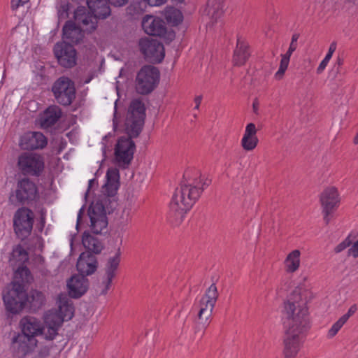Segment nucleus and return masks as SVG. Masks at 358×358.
<instances>
[{
    "label": "nucleus",
    "instance_id": "1",
    "mask_svg": "<svg viewBox=\"0 0 358 358\" xmlns=\"http://www.w3.org/2000/svg\"><path fill=\"white\" fill-rule=\"evenodd\" d=\"M306 303L297 288L284 303V313L287 319V329L283 341L284 358H296L305 334L310 327Z\"/></svg>",
    "mask_w": 358,
    "mask_h": 358
},
{
    "label": "nucleus",
    "instance_id": "2",
    "mask_svg": "<svg viewBox=\"0 0 358 358\" xmlns=\"http://www.w3.org/2000/svg\"><path fill=\"white\" fill-rule=\"evenodd\" d=\"M210 180L201 178L198 171H185L183 180L177 188L169 204L168 218L174 225H179L184 220L185 215L196 203L204 189L209 186Z\"/></svg>",
    "mask_w": 358,
    "mask_h": 358
},
{
    "label": "nucleus",
    "instance_id": "3",
    "mask_svg": "<svg viewBox=\"0 0 358 358\" xmlns=\"http://www.w3.org/2000/svg\"><path fill=\"white\" fill-rule=\"evenodd\" d=\"M3 303L8 312L17 314L25 307L31 312L38 311L45 304L44 294L37 289H31L26 293L24 285L15 281L12 287L3 296Z\"/></svg>",
    "mask_w": 358,
    "mask_h": 358
},
{
    "label": "nucleus",
    "instance_id": "4",
    "mask_svg": "<svg viewBox=\"0 0 358 358\" xmlns=\"http://www.w3.org/2000/svg\"><path fill=\"white\" fill-rule=\"evenodd\" d=\"M117 206L115 196L103 194L92 202L87 210L90 218V228L94 234H103L108 231L107 214L113 213Z\"/></svg>",
    "mask_w": 358,
    "mask_h": 358
},
{
    "label": "nucleus",
    "instance_id": "5",
    "mask_svg": "<svg viewBox=\"0 0 358 358\" xmlns=\"http://www.w3.org/2000/svg\"><path fill=\"white\" fill-rule=\"evenodd\" d=\"M82 243L85 248L77 261L76 268L79 274L85 276L93 274L98 268L96 255L101 252L104 248L103 243L89 231H85L82 236Z\"/></svg>",
    "mask_w": 358,
    "mask_h": 358
},
{
    "label": "nucleus",
    "instance_id": "6",
    "mask_svg": "<svg viewBox=\"0 0 358 358\" xmlns=\"http://www.w3.org/2000/svg\"><path fill=\"white\" fill-rule=\"evenodd\" d=\"M39 198L37 185L29 177L17 180L16 187L9 196V201L15 206L31 205Z\"/></svg>",
    "mask_w": 358,
    "mask_h": 358
},
{
    "label": "nucleus",
    "instance_id": "7",
    "mask_svg": "<svg viewBox=\"0 0 358 358\" xmlns=\"http://www.w3.org/2000/svg\"><path fill=\"white\" fill-rule=\"evenodd\" d=\"M145 119V106L140 99H134L131 102L125 120V132L127 138H137L141 133Z\"/></svg>",
    "mask_w": 358,
    "mask_h": 358
},
{
    "label": "nucleus",
    "instance_id": "8",
    "mask_svg": "<svg viewBox=\"0 0 358 358\" xmlns=\"http://www.w3.org/2000/svg\"><path fill=\"white\" fill-rule=\"evenodd\" d=\"M160 78L158 68L151 66H143L137 73L135 85L136 92L147 95L150 94L157 86Z\"/></svg>",
    "mask_w": 358,
    "mask_h": 358
},
{
    "label": "nucleus",
    "instance_id": "9",
    "mask_svg": "<svg viewBox=\"0 0 358 358\" xmlns=\"http://www.w3.org/2000/svg\"><path fill=\"white\" fill-rule=\"evenodd\" d=\"M17 167L24 177H40L45 169L43 157L33 152H22L17 157Z\"/></svg>",
    "mask_w": 358,
    "mask_h": 358
},
{
    "label": "nucleus",
    "instance_id": "10",
    "mask_svg": "<svg viewBox=\"0 0 358 358\" xmlns=\"http://www.w3.org/2000/svg\"><path fill=\"white\" fill-rule=\"evenodd\" d=\"M34 220V212L25 207L18 208L13 217V229L16 236L21 241L27 238L31 234Z\"/></svg>",
    "mask_w": 358,
    "mask_h": 358
},
{
    "label": "nucleus",
    "instance_id": "11",
    "mask_svg": "<svg viewBox=\"0 0 358 358\" xmlns=\"http://www.w3.org/2000/svg\"><path fill=\"white\" fill-rule=\"evenodd\" d=\"M142 27L147 34L162 38L166 43H171L176 38L175 31L168 29L164 21L158 17L146 15L143 18Z\"/></svg>",
    "mask_w": 358,
    "mask_h": 358
},
{
    "label": "nucleus",
    "instance_id": "12",
    "mask_svg": "<svg viewBox=\"0 0 358 358\" xmlns=\"http://www.w3.org/2000/svg\"><path fill=\"white\" fill-rule=\"evenodd\" d=\"M52 92L56 101L64 106H70L76 99L75 83L68 77L59 78L52 85Z\"/></svg>",
    "mask_w": 358,
    "mask_h": 358
},
{
    "label": "nucleus",
    "instance_id": "13",
    "mask_svg": "<svg viewBox=\"0 0 358 358\" xmlns=\"http://www.w3.org/2000/svg\"><path fill=\"white\" fill-rule=\"evenodd\" d=\"M135 151L136 145L133 140L126 136L120 137L114 149L116 164L123 169L127 168L133 160Z\"/></svg>",
    "mask_w": 358,
    "mask_h": 358
},
{
    "label": "nucleus",
    "instance_id": "14",
    "mask_svg": "<svg viewBox=\"0 0 358 358\" xmlns=\"http://www.w3.org/2000/svg\"><path fill=\"white\" fill-rule=\"evenodd\" d=\"M138 45L147 62L152 64H159L163 61L165 50L162 43L155 39L144 38L140 39Z\"/></svg>",
    "mask_w": 358,
    "mask_h": 358
},
{
    "label": "nucleus",
    "instance_id": "15",
    "mask_svg": "<svg viewBox=\"0 0 358 358\" xmlns=\"http://www.w3.org/2000/svg\"><path fill=\"white\" fill-rule=\"evenodd\" d=\"M53 52L61 66L71 69L77 64V51L72 44L65 41L57 42L54 45Z\"/></svg>",
    "mask_w": 358,
    "mask_h": 358
},
{
    "label": "nucleus",
    "instance_id": "16",
    "mask_svg": "<svg viewBox=\"0 0 358 358\" xmlns=\"http://www.w3.org/2000/svg\"><path fill=\"white\" fill-rule=\"evenodd\" d=\"M36 343V338H29L27 335L17 334L12 339L10 348L15 357L24 358L34 350Z\"/></svg>",
    "mask_w": 358,
    "mask_h": 358
},
{
    "label": "nucleus",
    "instance_id": "17",
    "mask_svg": "<svg viewBox=\"0 0 358 358\" xmlns=\"http://www.w3.org/2000/svg\"><path fill=\"white\" fill-rule=\"evenodd\" d=\"M121 250L118 248L115 255L109 257L105 266V275L106 278L103 280L102 283L104 285V288L101 292V294H106L110 289L113 279L115 277V272L121 260Z\"/></svg>",
    "mask_w": 358,
    "mask_h": 358
},
{
    "label": "nucleus",
    "instance_id": "18",
    "mask_svg": "<svg viewBox=\"0 0 358 358\" xmlns=\"http://www.w3.org/2000/svg\"><path fill=\"white\" fill-rule=\"evenodd\" d=\"M47 145V138L41 132H29L21 138L20 146L27 150L42 149Z\"/></svg>",
    "mask_w": 358,
    "mask_h": 358
},
{
    "label": "nucleus",
    "instance_id": "19",
    "mask_svg": "<svg viewBox=\"0 0 358 358\" xmlns=\"http://www.w3.org/2000/svg\"><path fill=\"white\" fill-rule=\"evenodd\" d=\"M88 287V279L80 274L73 275L67 282L69 295L75 299L82 296L87 291Z\"/></svg>",
    "mask_w": 358,
    "mask_h": 358
},
{
    "label": "nucleus",
    "instance_id": "20",
    "mask_svg": "<svg viewBox=\"0 0 358 358\" xmlns=\"http://www.w3.org/2000/svg\"><path fill=\"white\" fill-rule=\"evenodd\" d=\"M20 326L22 329L20 335H27L29 338H35L36 336L42 334L44 330L41 322L31 316L22 317L20 321Z\"/></svg>",
    "mask_w": 358,
    "mask_h": 358
},
{
    "label": "nucleus",
    "instance_id": "21",
    "mask_svg": "<svg viewBox=\"0 0 358 358\" xmlns=\"http://www.w3.org/2000/svg\"><path fill=\"white\" fill-rule=\"evenodd\" d=\"M63 38L66 43L77 45L84 38V31L80 27L72 21H67L62 29Z\"/></svg>",
    "mask_w": 358,
    "mask_h": 358
},
{
    "label": "nucleus",
    "instance_id": "22",
    "mask_svg": "<svg viewBox=\"0 0 358 358\" xmlns=\"http://www.w3.org/2000/svg\"><path fill=\"white\" fill-rule=\"evenodd\" d=\"M320 202L327 213L329 210L334 211L340 202L337 189L334 187L325 189L321 194Z\"/></svg>",
    "mask_w": 358,
    "mask_h": 358
},
{
    "label": "nucleus",
    "instance_id": "23",
    "mask_svg": "<svg viewBox=\"0 0 358 358\" xmlns=\"http://www.w3.org/2000/svg\"><path fill=\"white\" fill-rule=\"evenodd\" d=\"M120 187V172L117 168H110L106 172V182L103 186V194L115 196Z\"/></svg>",
    "mask_w": 358,
    "mask_h": 358
},
{
    "label": "nucleus",
    "instance_id": "24",
    "mask_svg": "<svg viewBox=\"0 0 358 358\" xmlns=\"http://www.w3.org/2000/svg\"><path fill=\"white\" fill-rule=\"evenodd\" d=\"M45 324L47 331H43L42 334L45 335V339L52 341L57 335V331L62 324V320L57 313H50L45 317Z\"/></svg>",
    "mask_w": 358,
    "mask_h": 358
},
{
    "label": "nucleus",
    "instance_id": "25",
    "mask_svg": "<svg viewBox=\"0 0 358 358\" xmlns=\"http://www.w3.org/2000/svg\"><path fill=\"white\" fill-rule=\"evenodd\" d=\"M87 3L93 15L98 19H106L111 13L109 3L103 0H87Z\"/></svg>",
    "mask_w": 358,
    "mask_h": 358
},
{
    "label": "nucleus",
    "instance_id": "26",
    "mask_svg": "<svg viewBox=\"0 0 358 358\" xmlns=\"http://www.w3.org/2000/svg\"><path fill=\"white\" fill-rule=\"evenodd\" d=\"M62 110L59 106L52 105L49 106L40 117V124L44 129L54 125L61 117Z\"/></svg>",
    "mask_w": 358,
    "mask_h": 358
},
{
    "label": "nucleus",
    "instance_id": "27",
    "mask_svg": "<svg viewBox=\"0 0 358 358\" xmlns=\"http://www.w3.org/2000/svg\"><path fill=\"white\" fill-rule=\"evenodd\" d=\"M250 56L248 44L241 37H238L236 49L234 52L233 62L236 66L243 65Z\"/></svg>",
    "mask_w": 358,
    "mask_h": 358
},
{
    "label": "nucleus",
    "instance_id": "28",
    "mask_svg": "<svg viewBox=\"0 0 358 358\" xmlns=\"http://www.w3.org/2000/svg\"><path fill=\"white\" fill-rule=\"evenodd\" d=\"M75 19L82 26L84 32L91 33L96 29L97 20L93 14H86L83 10H77L75 12Z\"/></svg>",
    "mask_w": 358,
    "mask_h": 358
},
{
    "label": "nucleus",
    "instance_id": "29",
    "mask_svg": "<svg viewBox=\"0 0 358 358\" xmlns=\"http://www.w3.org/2000/svg\"><path fill=\"white\" fill-rule=\"evenodd\" d=\"M59 315L57 314L62 322L64 320H71L74 314V307L72 301L66 294L59 295Z\"/></svg>",
    "mask_w": 358,
    "mask_h": 358
},
{
    "label": "nucleus",
    "instance_id": "30",
    "mask_svg": "<svg viewBox=\"0 0 358 358\" xmlns=\"http://www.w3.org/2000/svg\"><path fill=\"white\" fill-rule=\"evenodd\" d=\"M206 12L213 22L223 14V0H208Z\"/></svg>",
    "mask_w": 358,
    "mask_h": 358
},
{
    "label": "nucleus",
    "instance_id": "31",
    "mask_svg": "<svg viewBox=\"0 0 358 358\" xmlns=\"http://www.w3.org/2000/svg\"><path fill=\"white\" fill-rule=\"evenodd\" d=\"M164 16L167 23L172 27L180 24L184 18L182 13L179 9L171 6L165 8Z\"/></svg>",
    "mask_w": 358,
    "mask_h": 358
},
{
    "label": "nucleus",
    "instance_id": "32",
    "mask_svg": "<svg viewBox=\"0 0 358 358\" xmlns=\"http://www.w3.org/2000/svg\"><path fill=\"white\" fill-rule=\"evenodd\" d=\"M300 255L301 252L299 250H294L287 255L285 261L286 271L287 273H294L299 268L300 265Z\"/></svg>",
    "mask_w": 358,
    "mask_h": 358
},
{
    "label": "nucleus",
    "instance_id": "33",
    "mask_svg": "<svg viewBox=\"0 0 358 358\" xmlns=\"http://www.w3.org/2000/svg\"><path fill=\"white\" fill-rule=\"evenodd\" d=\"M200 310L198 313V318L200 320H204L205 323L208 322L211 316L215 304L208 301V300L201 298L199 302Z\"/></svg>",
    "mask_w": 358,
    "mask_h": 358
},
{
    "label": "nucleus",
    "instance_id": "34",
    "mask_svg": "<svg viewBox=\"0 0 358 358\" xmlns=\"http://www.w3.org/2000/svg\"><path fill=\"white\" fill-rule=\"evenodd\" d=\"M29 259V255L21 245L15 246L10 254V262L15 261L20 264H24Z\"/></svg>",
    "mask_w": 358,
    "mask_h": 358
},
{
    "label": "nucleus",
    "instance_id": "35",
    "mask_svg": "<svg viewBox=\"0 0 358 358\" xmlns=\"http://www.w3.org/2000/svg\"><path fill=\"white\" fill-rule=\"evenodd\" d=\"M259 140L257 136H244L241 140V145L245 150L251 151L254 150Z\"/></svg>",
    "mask_w": 358,
    "mask_h": 358
},
{
    "label": "nucleus",
    "instance_id": "36",
    "mask_svg": "<svg viewBox=\"0 0 358 358\" xmlns=\"http://www.w3.org/2000/svg\"><path fill=\"white\" fill-rule=\"evenodd\" d=\"M218 292L217 288L215 284L213 283L206 290L205 294L202 296V298L208 300L215 305L216 301L218 299Z\"/></svg>",
    "mask_w": 358,
    "mask_h": 358
},
{
    "label": "nucleus",
    "instance_id": "37",
    "mask_svg": "<svg viewBox=\"0 0 358 358\" xmlns=\"http://www.w3.org/2000/svg\"><path fill=\"white\" fill-rule=\"evenodd\" d=\"M290 57L287 56V55L284 54L282 55V59L280 63V66L278 69V71L275 74V78L277 80H280L282 76H284L289 63Z\"/></svg>",
    "mask_w": 358,
    "mask_h": 358
},
{
    "label": "nucleus",
    "instance_id": "38",
    "mask_svg": "<svg viewBox=\"0 0 358 358\" xmlns=\"http://www.w3.org/2000/svg\"><path fill=\"white\" fill-rule=\"evenodd\" d=\"M16 275H19V277L22 279V282L24 285V282H29L32 279L31 273L30 270L26 266H18L16 272Z\"/></svg>",
    "mask_w": 358,
    "mask_h": 358
},
{
    "label": "nucleus",
    "instance_id": "39",
    "mask_svg": "<svg viewBox=\"0 0 358 358\" xmlns=\"http://www.w3.org/2000/svg\"><path fill=\"white\" fill-rule=\"evenodd\" d=\"M345 322H346L345 321H344L341 317H340V319L337 322H336L333 324L331 328L329 330V332H328L329 337L332 338L334 336H336V334L338 332V331L341 329V328L343 326V324Z\"/></svg>",
    "mask_w": 358,
    "mask_h": 358
},
{
    "label": "nucleus",
    "instance_id": "40",
    "mask_svg": "<svg viewBox=\"0 0 358 358\" xmlns=\"http://www.w3.org/2000/svg\"><path fill=\"white\" fill-rule=\"evenodd\" d=\"M352 244V241L350 240V236H348L344 241L340 243L335 248L334 252L336 253H339L346 249Z\"/></svg>",
    "mask_w": 358,
    "mask_h": 358
},
{
    "label": "nucleus",
    "instance_id": "41",
    "mask_svg": "<svg viewBox=\"0 0 358 358\" xmlns=\"http://www.w3.org/2000/svg\"><path fill=\"white\" fill-rule=\"evenodd\" d=\"M257 129L255 124L253 123H249L245 128L244 136H257Z\"/></svg>",
    "mask_w": 358,
    "mask_h": 358
},
{
    "label": "nucleus",
    "instance_id": "42",
    "mask_svg": "<svg viewBox=\"0 0 358 358\" xmlns=\"http://www.w3.org/2000/svg\"><path fill=\"white\" fill-rule=\"evenodd\" d=\"M29 0H11L10 7L12 10H16L19 7L24 6Z\"/></svg>",
    "mask_w": 358,
    "mask_h": 358
},
{
    "label": "nucleus",
    "instance_id": "43",
    "mask_svg": "<svg viewBox=\"0 0 358 358\" xmlns=\"http://www.w3.org/2000/svg\"><path fill=\"white\" fill-rule=\"evenodd\" d=\"M357 310V306L356 304H354L352 306H350V308L348 309L347 313H345V315H343L341 318L347 322L348 320L349 319V317L350 316H352L356 311Z\"/></svg>",
    "mask_w": 358,
    "mask_h": 358
},
{
    "label": "nucleus",
    "instance_id": "44",
    "mask_svg": "<svg viewBox=\"0 0 358 358\" xmlns=\"http://www.w3.org/2000/svg\"><path fill=\"white\" fill-rule=\"evenodd\" d=\"M348 253L349 256L352 255L355 258L358 257V240L348 250Z\"/></svg>",
    "mask_w": 358,
    "mask_h": 358
},
{
    "label": "nucleus",
    "instance_id": "45",
    "mask_svg": "<svg viewBox=\"0 0 358 358\" xmlns=\"http://www.w3.org/2000/svg\"><path fill=\"white\" fill-rule=\"evenodd\" d=\"M50 355V350L47 347L41 348L38 354L33 358H46Z\"/></svg>",
    "mask_w": 358,
    "mask_h": 358
},
{
    "label": "nucleus",
    "instance_id": "46",
    "mask_svg": "<svg viewBox=\"0 0 358 358\" xmlns=\"http://www.w3.org/2000/svg\"><path fill=\"white\" fill-rule=\"evenodd\" d=\"M150 6H159L164 4L167 0H144Z\"/></svg>",
    "mask_w": 358,
    "mask_h": 358
},
{
    "label": "nucleus",
    "instance_id": "47",
    "mask_svg": "<svg viewBox=\"0 0 358 358\" xmlns=\"http://www.w3.org/2000/svg\"><path fill=\"white\" fill-rule=\"evenodd\" d=\"M343 59L341 57H338L337 61L332 69L333 71H335L336 73H339V68L343 65Z\"/></svg>",
    "mask_w": 358,
    "mask_h": 358
},
{
    "label": "nucleus",
    "instance_id": "48",
    "mask_svg": "<svg viewBox=\"0 0 358 358\" xmlns=\"http://www.w3.org/2000/svg\"><path fill=\"white\" fill-rule=\"evenodd\" d=\"M85 213V206H83L79 210L77 219V227L82 223L83 215Z\"/></svg>",
    "mask_w": 358,
    "mask_h": 358
},
{
    "label": "nucleus",
    "instance_id": "49",
    "mask_svg": "<svg viewBox=\"0 0 358 358\" xmlns=\"http://www.w3.org/2000/svg\"><path fill=\"white\" fill-rule=\"evenodd\" d=\"M328 62H329L328 61H327L325 59H323L321 62V63L320 64V65L317 67V73H321L324 70V69L326 68Z\"/></svg>",
    "mask_w": 358,
    "mask_h": 358
},
{
    "label": "nucleus",
    "instance_id": "50",
    "mask_svg": "<svg viewBox=\"0 0 358 358\" xmlns=\"http://www.w3.org/2000/svg\"><path fill=\"white\" fill-rule=\"evenodd\" d=\"M296 48H297V44L290 43L289 49L287 51V52L285 53V55L291 57L292 54L293 53L294 51L296 50Z\"/></svg>",
    "mask_w": 358,
    "mask_h": 358
},
{
    "label": "nucleus",
    "instance_id": "51",
    "mask_svg": "<svg viewBox=\"0 0 358 358\" xmlns=\"http://www.w3.org/2000/svg\"><path fill=\"white\" fill-rule=\"evenodd\" d=\"M334 210H329V213H327L326 210H324V208L322 209V213L324 214V220L326 223V224H328L329 223L330 219L329 217V215H331Z\"/></svg>",
    "mask_w": 358,
    "mask_h": 358
},
{
    "label": "nucleus",
    "instance_id": "52",
    "mask_svg": "<svg viewBox=\"0 0 358 358\" xmlns=\"http://www.w3.org/2000/svg\"><path fill=\"white\" fill-rule=\"evenodd\" d=\"M95 184H97V181L96 180V179H91V180H90L89 183H88V189H87V192H85V198L87 196L88 193H89L90 190V189L92 188Z\"/></svg>",
    "mask_w": 358,
    "mask_h": 358
},
{
    "label": "nucleus",
    "instance_id": "53",
    "mask_svg": "<svg viewBox=\"0 0 358 358\" xmlns=\"http://www.w3.org/2000/svg\"><path fill=\"white\" fill-rule=\"evenodd\" d=\"M194 103H195V107H194V109L196 110H199V106H200V104L201 103V101H202V96L201 95H199V96H196L195 98H194Z\"/></svg>",
    "mask_w": 358,
    "mask_h": 358
},
{
    "label": "nucleus",
    "instance_id": "54",
    "mask_svg": "<svg viewBox=\"0 0 358 358\" xmlns=\"http://www.w3.org/2000/svg\"><path fill=\"white\" fill-rule=\"evenodd\" d=\"M336 49V42H332L330 44L328 52L331 53V55H333V53L335 52Z\"/></svg>",
    "mask_w": 358,
    "mask_h": 358
},
{
    "label": "nucleus",
    "instance_id": "55",
    "mask_svg": "<svg viewBox=\"0 0 358 358\" xmlns=\"http://www.w3.org/2000/svg\"><path fill=\"white\" fill-rule=\"evenodd\" d=\"M299 34H294L292 35V41H291V43H295V44H297V41L299 39Z\"/></svg>",
    "mask_w": 358,
    "mask_h": 358
},
{
    "label": "nucleus",
    "instance_id": "56",
    "mask_svg": "<svg viewBox=\"0 0 358 358\" xmlns=\"http://www.w3.org/2000/svg\"><path fill=\"white\" fill-rule=\"evenodd\" d=\"M253 110L255 113H257L259 108V103L257 99H255L252 104Z\"/></svg>",
    "mask_w": 358,
    "mask_h": 358
},
{
    "label": "nucleus",
    "instance_id": "57",
    "mask_svg": "<svg viewBox=\"0 0 358 358\" xmlns=\"http://www.w3.org/2000/svg\"><path fill=\"white\" fill-rule=\"evenodd\" d=\"M331 57H332V55L331 53L327 52V54L326 55V56L324 58V59L329 62V60L331 59Z\"/></svg>",
    "mask_w": 358,
    "mask_h": 358
},
{
    "label": "nucleus",
    "instance_id": "58",
    "mask_svg": "<svg viewBox=\"0 0 358 358\" xmlns=\"http://www.w3.org/2000/svg\"><path fill=\"white\" fill-rule=\"evenodd\" d=\"M353 142H354L355 144H358V133L355 136V138L353 139Z\"/></svg>",
    "mask_w": 358,
    "mask_h": 358
},
{
    "label": "nucleus",
    "instance_id": "59",
    "mask_svg": "<svg viewBox=\"0 0 358 358\" xmlns=\"http://www.w3.org/2000/svg\"><path fill=\"white\" fill-rule=\"evenodd\" d=\"M41 224H42V227H43L44 224H45V219L44 218L41 219Z\"/></svg>",
    "mask_w": 358,
    "mask_h": 358
}]
</instances>
